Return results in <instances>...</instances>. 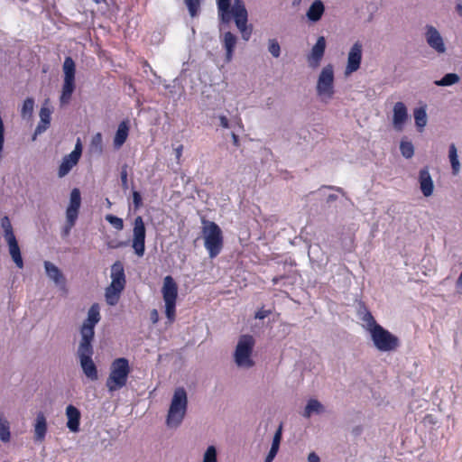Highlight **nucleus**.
I'll return each instance as SVG.
<instances>
[{
	"mask_svg": "<svg viewBox=\"0 0 462 462\" xmlns=\"http://www.w3.org/2000/svg\"><path fill=\"white\" fill-rule=\"evenodd\" d=\"M100 307L93 303L88 311V317L80 327L81 339L78 347V356L85 375L92 381L97 379V369L92 360L94 349L92 342L95 337V327L100 321Z\"/></svg>",
	"mask_w": 462,
	"mask_h": 462,
	"instance_id": "nucleus-1",
	"label": "nucleus"
},
{
	"mask_svg": "<svg viewBox=\"0 0 462 462\" xmlns=\"http://www.w3.org/2000/svg\"><path fill=\"white\" fill-rule=\"evenodd\" d=\"M217 14L220 22L229 23L234 19L242 39L247 42L253 32V26L248 24V13L243 0H217Z\"/></svg>",
	"mask_w": 462,
	"mask_h": 462,
	"instance_id": "nucleus-2",
	"label": "nucleus"
},
{
	"mask_svg": "<svg viewBox=\"0 0 462 462\" xmlns=\"http://www.w3.org/2000/svg\"><path fill=\"white\" fill-rule=\"evenodd\" d=\"M131 373L129 361L125 357L116 358L110 365V372L106 381V387L109 393L116 392L127 383Z\"/></svg>",
	"mask_w": 462,
	"mask_h": 462,
	"instance_id": "nucleus-3",
	"label": "nucleus"
},
{
	"mask_svg": "<svg viewBox=\"0 0 462 462\" xmlns=\"http://www.w3.org/2000/svg\"><path fill=\"white\" fill-rule=\"evenodd\" d=\"M202 234L204 237V246L211 259L216 258L222 251L224 246V236L219 226L208 220H203Z\"/></svg>",
	"mask_w": 462,
	"mask_h": 462,
	"instance_id": "nucleus-4",
	"label": "nucleus"
},
{
	"mask_svg": "<svg viewBox=\"0 0 462 462\" xmlns=\"http://www.w3.org/2000/svg\"><path fill=\"white\" fill-rule=\"evenodd\" d=\"M188 407L187 393L183 387L175 389L168 411L166 423L169 427H178L184 419Z\"/></svg>",
	"mask_w": 462,
	"mask_h": 462,
	"instance_id": "nucleus-5",
	"label": "nucleus"
},
{
	"mask_svg": "<svg viewBox=\"0 0 462 462\" xmlns=\"http://www.w3.org/2000/svg\"><path fill=\"white\" fill-rule=\"evenodd\" d=\"M316 93L322 102H328L335 95V72L332 64L324 66L317 79Z\"/></svg>",
	"mask_w": 462,
	"mask_h": 462,
	"instance_id": "nucleus-6",
	"label": "nucleus"
},
{
	"mask_svg": "<svg viewBox=\"0 0 462 462\" xmlns=\"http://www.w3.org/2000/svg\"><path fill=\"white\" fill-rule=\"evenodd\" d=\"M162 294L165 302V314L170 323L176 318V302L178 298V285L171 275L163 279Z\"/></svg>",
	"mask_w": 462,
	"mask_h": 462,
	"instance_id": "nucleus-7",
	"label": "nucleus"
},
{
	"mask_svg": "<svg viewBox=\"0 0 462 462\" xmlns=\"http://www.w3.org/2000/svg\"><path fill=\"white\" fill-rule=\"evenodd\" d=\"M370 335L374 346L382 352H391L396 350L400 346L399 338L392 334L390 331L383 328L381 325H376L371 328Z\"/></svg>",
	"mask_w": 462,
	"mask_h": 462,
	"instance_id": "nucleus-8",
	"label": "nucleus"
},
{
	"mask_svg": "<svg viewBox=\"0 0 462 462\" xmlns=\"http://www.w3.org/2000/svg\"><path fill=\"white\" fill-rule=\"evenodd\" d=\"M254 338L251 335H242L234 354L235 362L239 367L250 368L254 362L252 359V353L254 346Z\"/></svg>",
	"mask_w": 462,
	"mask_h": 462,
	"instance_id": "nucleus-9",
	"label": "nucleus"
},
{
	"mask_svg": "<svg viewBox=\"0 0 462 462\" xmlns=\"http://www.w3.org/2000/svg\"><path fill=\"white\" fill-rule=\"evenodd\" d=\"M63 85L60 103L67 104L75 89L76 64L71 57H66L62 65Z\"/></svg>",
	"mask_w": 462,
	"mask_h": 462,
	"instance_id": "nucleus-10",
	"label": "nucleus"
},
{
	"mask_svg": "<svg viewBox=\"0 0 462 462\" xmlns=\"http://www.w3.org/2000/svg\"><path fill=\"white\" fill-rule=\"evenodd\" d=\"M145 225L141 216H137L134 221L133 244L134 253L139 257L143 256L145 252Z\"/></svg>",
	"mask_w": 462,
	"mask_h": 462,
	"instance_id": "nucleus-11",
	"label": "nucleus"
},
{
	"mask_svg": "<svg viewBox=\"0 0 462 462\" xmlns=\"http://www.w3.org/2000/svg\"><path fill=\"white\" fill-rule=\"evenodd\" d=\"M363 57V44L356 41L353 43L347 52V60L345 68V76H349L360 69Z\"/></svg>",
	"mask_w": 462,
	"mask_h": 462,
	"instance_id": "nucleus-12",
	"label": "nucleus"
},
{
	"mask_svg": "<svg viewBox=\"0 0 462 462\" xmlns=\"http://www.w3.org/2000/svg\"><path fill=\"white\" fill-rule=\"evenodd\" d=\"M425 40L428 45L438 54H444L446 52L447 48L444 39L433 25H426Z\"/></svg>",
	"mask_w": 462,
	"mask_h": 462,
	"instance_id": "nucleus-13",
	"label": "nucleus"
},
{
	"mask_svg": "<svg viewBox=\"0 0 462 462\" xmlns=\"http://www.w3.org/2000/svg\"><path fill=\"white\" fill-rule=\"evenodd\" d=\"M326 50V40L323 36H319L316 43L311 48L310 54L307 56V63L310 69H317L324 57Z\"/></svg>",
	"mask_w": 462,
	"mask_h": 462,
	"instance_id": "nucleus-14",
	"label": "nucleus"
},
{
	"mask_svg": "<svg viewBox=\"0 0 462 462\" xmlns=\"http://www.w3.org/2000/svg\"><path fill=\"white\" fill-rule=\"evenodd\" d=\"M220 125L224 128L231 129L233 143L239 146L238 134L244 132V125L241 117H219Z\"/></svg>",
	"mask_w": 462,
	"mask_h": 462,
	"instance_id": "nucleus-15",
	"label": "nucleus"
},
{
	"mask_svg": "<svg viewBox=\"0 0 462 462\" xmlns=\"http://www.w3.org/2000/svg\"><path fill=\"white\" fill-rule=\"evenodd\" d=\"M220 40L226 51L225 60L226 62H230L233 59L238 38L236 34L228 31L220 35Z\"/></svg>",
	"mask_w": 462,
	"mask_h": 462,
	"instance_id": "nucleus-16",
	"label": "nucleus"
},
{
	"mask_svg": "<svg viewBox=\"0 0 462 462\" xmlns=\"http://www.w3.org/2000/svg\"><path fill=\"white\" fill-rule=\"evenodd\" d=\"M111 285L115 287H125L126 280L124 264L120 261H116L111 266Z\"/></svg>",
	"mask_w": 462,
	"mask_h": 462,
	"instance_id": "nucleus-17",
	"label": "nucleus"
},
{
	"mask_svg": "<svg viewBox=\"0 0 462 462\" xmlns=\"http://www.w3.org/2000/svg\"><path fill=\"white\" fill-rule=\"evenodd\" d=\"M66 416L68 419L67 427L71 432H79L81 414L79 410L72 404L66 408Z\"/></svg>",
	"mask_w": 462,
	"mask_h": 462,
	"instance_id": "nucleus-18",
	"label": "nucleus"
},
{
	"mask_svg": "<svg viewBox=\"0 0 462 462\" xmlns=\"http://www.w3.org/2000/svg\"><path fill=\"white\" fill-rule=\"evenodd\" d=\"M419 182L422 194L425 197L431 196L434 189V184L427 167L420 171Z\"/></svg>",
	"mask_w": 462,
	"mask_h": 462,
	"instance_id": "nucleus-19",
	"label": "nucleus"
},
{
	"mask_svg": "<svg viewBox=\"0 0 462 462\" xmlns=\"http://www.w3.org/2000/svg\"><path fill=\"white\" fill-rule=\"evenodd\" d=\"M325 13V5L321 0H314L308 10L306 17L311 23L319 22Z\"/></svg>",
	"mask_w": 462,
	"mask_h": 462,
	"instance_id": "nucleus-20",
	"label": "nucleus"
},
{
	"mask_svg": "<svg viewBox=\"0 0 462 462\" xmlns=\"http://www.w3.org/2000/svg\"><path fill=\"white\" fill-rule=\"evenodd\" d=\"M33 428L34 440L42 442L45 439L47 433V420L42 412H39L37 414Z\"/></svg>",
	"mask_w": 462,
	"mask_h": 462,
	"instance_id": "nucleus-21",
	"label": "nucleus"
},
{
	"mask_svg": "<svg viewBox=\"0 0 462 462\" xmlns=\"http://www.w3.org/2000/svg\"><path fill=\"white\" fill-rule=\"evenodd\" d=\"M5 241L8 245L9 254L14 263L18 268H23V260L16 237L8 238L5 239Z\"/></svg>",
	"mask_w": 462,
	"mask_h": 462,
	"instance_id": "nucleus-22",
	"label": "nucleus"
},
{
	"mask_svg": "<svg viewBox=\"0 0 462 462\" xmlns=\"http://www.w3.org/2000/svg\"><path fill=\"white\" fill-rule=\"evenodd\" d=\"M129 134V122L128 120H124L118 125L116 133L114 137V147L116 149H120L123 144L125 143Z\"/></svg>",
	"mask_w": 462,
	"mask_h": 462,
	"instance_id": "nucleus-23",
	"label": "nucleus"
},
{
	"mask_svg": "<svg viewBox=\"0 0 462 462\" xmlns=\"http://www.w3.org/2000/svg\"><path fill=\"white\" fill-rule=\"evenodd\" d=\"M79 161V159L70 153L64 156L58 170V176L60 178L65 177L78 164Z\"/></svg>",
	"mask_w": 462,
	"mask_h": 462,
	"instance_id": "nucleus-24",
	"label": "nucleus"
},
{
	"mask_svg": "<svg viewBox=\"0 0 462 462\" xmlns=\"http://www.w3.org/2000/svg\"><path fill=\"white\" fill-rule=\"evenodd\" d=\"M44 267H45L47 275L51 280H53L55 282V283L59 284V283L64 282V281H65L64 276H63L62 273L60 272V270L56 265H54L51 262L46 261L44 263Z\"/></svg>",
	"mask_w": 462,
	"mask_h": 462,
	"instance_id": "nucleus-25",
	"label": "nucleus"
},
{
	"mask_svg": "<svg viewBox=\"0 0 462 462\" xmlns=\"http://www.w3.org/2000/svg\"><path fill=\"white\" fill-rule=\"evenodd\" d=\"M125 290L122 287H115L113 288L111 284L106 289L105 297L106 301L110 306H115L117 304L121 292Z\"/></svg>",
	"mask_w": 462,
	"mask_h": 462,
	"instance_id": "nucleus-26",
	"label": "nucleus"
},
{
	"mask_svg": "<svg viewBox=\"0 0 462 462\" xmlns=\"http://www.w3.org/2000/svg\"><path fill=\"white\" fill-rule=\"evenodd\" d=\"M324 411L323 405L316 399H310L303 411V416L305 418H310L313 412L321 413Z\"/></svg>",
	"mask_w": 462,
	"mask_h": 462,
	"instance_id": "nucleus-27",
	"label": "nucleus"
},
{
	"mask_svg": "<svg viewBox=\"0 0 462 462\" xmlns=\"http://www.w3.org/2000/svg\"><path fill=\"white\" fill-rule=\"evenodd\" d=\"M448 158H449L450 164H451L452 173L454 175L458 174V172L460 171V163L458 161L457 150L454 143H451L449 145Z\"/></svg>",
	"mask_w": 462,
	"mask_h": 462,
	"instance_id": "nucleus-28",
	"label": "nucleus"
},
{
	"mask_svg": "<svg viewBox=\"0 0 462 462\" xmlns=\"http://www.w3.org/2000/svg\"><path fill=\"white\" fill-rule=\"evenodd\" d=\"M460 78L456 73H448L441 79L436 80L434 84L439 87L452 86L459 81Z\"/></svg>",
	"mask_w": 462,
	"mask_h": 462,
	"instance_id": "nucleus-29",
	"label": "nucleus"
},
{
	"mask_svg": "<svg viewBox=\"0 0 462 462\" xmlns=\"http://www.w3.org/2000/svg\"><path fill=\"white\" fill-rule=\"evenodd\" d=\"M267 51L274 59L280 58L282 48L276 38H269L267 40Z\"/></svg>",
	"mask_w": 462,
	"mask_h": 462,
	"instance_id": "nucleus-30",
	"label": "nucleus"
},
{
	"mask_svg": "<svg viewBox=\"0 0 462 462\" xmlns=\"http://www.w3.org/2000/svg\"><path fill=\"white\" fill-rule=\"evenodd\" d=\"M400 151L404 158L410 159L414 154L413 144L410 141L402 140L400 143Z\"/></svg>",
	"mask_w": 462,
	"mask_h": 462,
	"instance_id": "nucleus-31",
	"label": "nucleus"
},
{
	"mask_svg": "<svg viewBox=\"0 0 462 462\" xmlns=\"http://www.w3.org/2000/svg\"><path fill=\"white\" fill-rule=\"evenodd\" d=\"M11 439L10 425L6 420L0 419V439L3 442H9Z\"/></svg>",
	"mask_w": 462,
	"mask_h": 462,
	"instance_id": "nucleus-32",
	"label": "nucleus"
},
{
	"mask_svg": "<svg viewBox=\"0 0 462 462\" xmlns=\"http://www.w3.org/2000/svg\"><path fill=\"white\" fill-rule=\"evenodd\" d=\"M1 226L4 229V237L5 239L15 237L13 230V226L11 225L10 219L8 217L5 216L1 219Z\"/></svg>",
	"mask_w": 462,
	"mask_h": 462,
	"instance_id": "nucleus-33",
	"label": "nucleus"
},
{
	"mask_svg": "<svg viewBox=\"0 0 462 462\" xmlns=\"http://www.w3.org/2000/svg\"><path fill=\"white\" fill-rule=\"evenodd\" d=\"M79 208L68 207L66 210L67 222H69V226H74L79 217Z\"/></svg>",
	"mask_w": 462,
	"mask_h": 462,
	"instance_id": "nucleus-34",
	"label": "nucleus"
},
{
	"mask_svg": "<svg viewBox=\"0 0 462 462\" xmlns=\"http://www.w3.org/2000/svg\"><path fill=\"white\" fill-rule=\"evenodd\" d=\"M41 118H42V120L38 124V125L34 131V134L32 136L33 141L36 139V136L38 134H41L42 133H43L51 125V117H41Z\"/></svg>",
	"mask_w": 462,
	"mask_h": 462,
	"instance_id": "nucleus-35",
	"label": "nucleus"
},
{
	"mask_svg": "<svg viewBox=\"0 0 462 462\" xmlns=\"http://www.w3.org/2000/svg\"><path fill=\"white\" fill-rule=\"evenodd\" d=\"M105 218L116 230L121 231L124 228V221L122 218L112 214H107Z\"/></svg>",
	"mask_w": 462,
	"mask_h": 462,
	"instance_id": "nucleus-36",
	"label": "nucleus"
},
{
	"mask_svg": "<svg viewBox=\"0 0 462 462\" xmlns=\"http://www.w3.org/2000/svg\"><path fill=\"white\" fill-rule=\"evenodd\" d=\"M81 204V196L79 189L75 188L70 193L69 207L79 208Z\"/></svg>",
	"mask_w": 462,
	"mask_h": 462,
	"instance_id": "nucleus-37",
	"label": "nucleus"
},
{
	"mask_svg": "<svg viewBox=\"0 0 462 462\" xmlns=\"http://www.w3.org/2000/svg\"><path fill=\"white\" fill-rule=\"evenodd\" d=\"M186 5L189 9L191 17H195L199 11L200 1L199 0H185Z\"/></svg>",
	"mask_w": 462,
	"mask_h": 462,
	"instance_id": "nucleus-38",
	"label": "nucleus"
},
{
	"mask_svg": "<svg viewBox=\"0 0 462 462\" xmlns=\"http://www.w3.org/2000/svg\"><path fill=\"white\" fill-rule=\"evenodd\" d=\"M34 107V101L32 98H26L21 108V113L23 116H28L32 114Z\"/></svg>",
	"mask_w": 462,
	"mask_h": 462,
	"instance_id": "nucleus-39",
	"label": "nucleus"
},
{
	"mask_svg": "<svg viewBox=\"0 0 462 462\" xmlns=\"http://www.w3.org/2000/svg\"><path fill=\"white\" fill-rule=\"evenodd\" d=\"M203 462H217V450L214 446H209L203 457Z\"/></svg>",
	"mask_w": 462,
	"mask_h": 462,
	"instance_id": "nucleus-40",
	"label": "nucleus"
},
{
	"mask_svg": "<svg viewBox=\"0 0 462 462\" xmlns=\"http://www.w3.org/2000/svg\"><path fill=\"white\" fill-rule=\"evenodd\" d=\"M121 179V186L124 190H127L129 188L128 185V172H127V165H124L121 169L120 172Z\"/></svg>",
	"mask_w": 462,
	"mask_h": 462,
	"instance_id": "nucleus-41",
	"label": "nucleus"
},
{
	"mask_svg": "<svg viewBox=\"0 0 462 462\" xmlns=\"http://www.w3.org/2000/svg\"><path fill=\"white\" fill-rule=\"evenodd\" d=\"M91 147L98 152H102V135L100 133L96 134L91 140Z\"/></svg>",
	"mask_w": 462,
	"mask_h": 462,
	"instance_id": "nucleus-42",
	"label": "nucleus"
},
{
	"mask_svg": "<svg viewBox=\"0 0 462 462\" xmlns=\"http://www.w3.org/2000/svg\"><path fill=\"white\" fill-rule=\"evenodd\" d=\"M282 425L279 426V428L277 429L274 436H273V443H272V448H275L277 450H279V447H280V443H281V439H282Z\"/></svg>",
	"mask_w": 462,
	"mask_h": 462,
	"instance_id": "nucleus-43",
	"label": "nucleus"
},
{
	"mask_svg": "<svg viewBox=\"0 0 462 462\" xmlns=\"http://www.w3.org/2000/svg\"><path fill=\"white\" fill-rule=\"evenodd\" d=\"M363 320L367 324V329L370 331L371 328L378 325L370 311H366L363 317Z\"/></svg>",
	"mask_w": 462,
	"mask_h": 462,
	"instance_id": "nucleus-44",
	"label": "nucleus"
},
{
	"mask_svg": "<svg viewBox=\"0 0 462 462\" xmlns=\"http://www.w3.org/2000/svg\"><path fill=\"white\" fill-rule=\"evenodd\" d=\"M393 116H407V109L403 103L397 102L393 106Z\"/></svg>",
	"mask_w": 462,
	"mask_h": 462,
	"instance_id": "nucleus-45",
	"label": "nucleus"
},
{
	"mask_svg": "<svg viewBox=\"0 0 462 462\" xmlns=\"http://www.w3.org/2000/svg\"><path fill=\"white\" fill-rule=\"evenodd\" d=\"M133 204L135 210L139 209L143 206V199L142 196L139 191L134 190L133 191Z\"/></svg>",
	"mask_w": 462,
	"mask_h": 462,
	"instance_id": "nucleus-46",
	"label": "nucleus"
},
{
	"mask_svg": "<svg viewBox=\"0 0 462 462\" xmlns=\"http://www.w3.org/2000/svg\"><path fill=\"white\" fill-rule=\"evenodd\" d=\"M407 119L408 117H393V127L397 131H402Z\"/></svg>",
	"mask_w": 462,
	"mask_h": 462,
	"instance_id": "nucleus-47",
	"label": "nucleus"
},
{
	"mask_svg": "<svg viewBox=\"0 0 462 462\" xmlns=\"http://www.w3.org/2000/svg\"><path fill=\"white\" fill-rule=\"evenodd\" d=\"M52 113H53V109H52L51 106L50 105L49 101L46 100L41 108L39 116H51V114H52Z\"/></svg>",
	"mask_w": 462,
	"mask_h": 462,
	"instance_id": "nucleus-48",
	"label": "nucleus"
},
{
	"mask_svg": "<svg viewBox=\"0 0 462 462\" xmlns=\"http://www.w3.org/2000/svg\"><path fill=\"white\" fill-rule=\"evenodd\" d=\"M74 157L80 159L82 154V144L79 138H78L74 150L70 152Z\"/></svg>",
	"mask_w": 462,
	"mask_h": 462,
	"instance_id": "nucleus-49",
	"label": "nucleus"
},
{
	"mask_svg": "<svg viewBox=\"0 0 462 462\" xmlns=\"http://www.w3.org/2000/svg\"><path fill=\"white\" fill-rule=\"evenodd\" d=\"M126 245L124 241L111 240L106 243V246L110 249H116Z\"/></svg>",
	"mask_w": 462,
	"mask_h": 462,
	"instance_id": "nucleus-50",
	"label": "nucleus"
},
{
	"mask_svg": "<svg viewBox=\"0 0 462 462\" xmlns=\"http://www.w3.org/2000/svg\"><path fill=\"white\" fill-rule=\"evenodd\" d=\"M414 118H415V124L418 128V131L422 132L423 128L427 125L428 117H414Z\"/></svg>",
	"mask_w": 462,
	"mask_h": 462,
	"instance_id": "nucleus-51",
	"label": "nucleus"
},
{
	"mask_svg": "<svg viewBox=\"0 0 462 462\" xmlns=\"http://www.w3.org/2000/svg\"><path fill=\"white\" fill-rule=\"evenodd\" d=\"M271 314V310H266L263 308L256 311L254 318L258 319H263Z\"/></svg>",
	"mask_w": 462,
	"mask_h": 462,
	"instance_id": "nucleus-52",
	"label": "nucleus"
},
{
	"mask_svg": "<svg viewBox=\"0 0 462 462\" xmlns=\"http://www.w3.org/2000/svg\"><path fill=\"white\" fill-rule=\"evenodd\" d=\"M427 115V106L426 105H420V106L416 107L413 111V116H426Z\"/></svg>",
	"mask_w": 462,
	"mask_h": 462,
	"instance_id": "nucleus-53",
	"label": "nucleus"
},
{
	"mask_svg": "<svg viewBox=\"0 0 462 462\" xmlns=\"http://www.w3.org/2000/svg\"><path fill=\"white\" fill-rule=\"evenodd\" d=\"M277 453H278L277 449L271 448L268 455L265 457V461L264 462H273V460L274 459V457L277 455Z\"/></svg>",
	"mask_w": 462,
	"mask_h": 462,
	"instance_id": "nucleus-54",
	"label": "nucleus"
},
{
	"mask_svg": "<svg viewBox=\"0 0 462 462\" xmlns=\"http://www.w3.org/2000/svg\"><path fill=\"white\" fill-rule=\"evenodd\" d=\"M308 461L309 462H319V457L315 452H311L309 454Z\"/></svg>",
	"mask_w": 462,
	"mask_h": 462,
	"instance_id": "nucleus-55",
	"label": "nucleus"
},
{
	"mask_svg": "<svg viewBox=\"0 0 462 462\" xmlns=\"http://www.w3.org/2000/svg\"><path fill=\"white\" fill-rule=\"evenodd\" d=\"M182 150H183V145H181V144H180L178 147L175 148V154H176L177 160H180V158L181 157Z\"/></svg>",
	"mask_w": 462,
	"mask_h": 462,
	"instance_id": "nucleus-56",
	"label": "nucleus"
},
{
	"mask_svg": "<svg viewBox=\"0 0 462 462\" xmlns=\"http://www.w3.org/2000/svg\"><path fill=\"white\" fill-rule=\"evenodd\" d=\"M151 319L153 323H156L158 321V312L156 310H152L151 312Z\"/></svg>",
	"mask_w": 462,
	"mask_h": 462,
	"instance_id": "nucleus-57",
	"label": "nucleus"
},
{
	"mask_svg": "<svg viewBox=\"0 0 462 462\" xmlns=\"http://www.w3.org/2000/svg\"><path fill=\"white\" fill-rule=\"evenodd\" d=\"M73 226H69V222H67L65 227H64V230H63V233H64V236H68Z\"/></svg>",
	"mask_w": 462,
	"mask_h": 462,
	"instance_id": "nucleus-58",
	"label": "nucleus"
},
{
	"mask_svg": "<svg viewBox=\"0 0 462 462\" xmlns=\"http://www.w3.org/2000/svg\"><path fill=\"white\" fill-rule=\"evenodd\" d=\"M282 276H275L273 278L272 282L275 285L282 280Z\"/></svg>",
	"mask_w": 462,
	"mask_h": 462,
	"instance_id": "nucleus-59",
	"label": "nucleus"
},
{
	"mask_svg": "<svg viewBox=\"0 0 462 462\" xmlns=\"http://www.w3.org/2000/svg\"><path fill=\"white\" fill-rule=\"evenodd\" d=\"M456 9H457V12L458 13V14L462 16V5H460V4L457 5Z\"/></svg>",
	"mask_w": 462,
	"mask_h": 462,
	"instance_id": "nucleus-60",
	"label": "nucleus"
},
{
	"mask_svg": "<svg viewBox=\"0 0 462 462\" xmlns=\"http://www.w3.org/2000/svg\"><path fill=\"white\" fill-rule=\"evenodd\" d=\"M337 195H333V194H330L328 198V201H333V200H336L337 199Z\"/></svg>",
	"mask_w": 462,
	"mask_h": 462,
	"instance_id": "nucleus-61",
	"label": "nucleus"
},
{
	"mask_svg": "<svg viewBox=\"0 0 462 462\" xmlns=\"http://www.w3.org/2000/svg\"><path fill=\"white\" fill-rule=\"evenodd\" d=\"M457 284V286L462 285V271H461V273L459 274Z\"/></svg>",
	"mask_w": 462,
	"mask_h": 462,
	"instance_id": "nucleus-62",
	"label": "nucleus"
},
{
	"mask_svg": "<svg viewBox=\"0 0 462 462\" xmlns=\"http://www.w3.org/2000/svg\"><path fill=\"white\" fill-rule=\"evenodd\" d=\"M106 205H108V207H110V206H111V202L109 201V199H106Z\"/></svg>",
	"mask_w": 462,
	"mask_h": 462,
	"instance_id": "nucleus-63",
	"label": "nucleus"
},
{
	"mask_svg": "<svg viewBox=\"0 0 462 462\" xmlns=\"http://www.w3.org/2000/svg\"><path fill=\"white\" fill-rule=\"evenodd\" d=\"M300 0H299V2H300ZM295 3H298V0H295Z\"/></svg>",
	"mask_w": 462,
	"mask_h": 462,
	"instance_id": "nucleus-64",
	"label": "nucleus"
}]
</instances>
